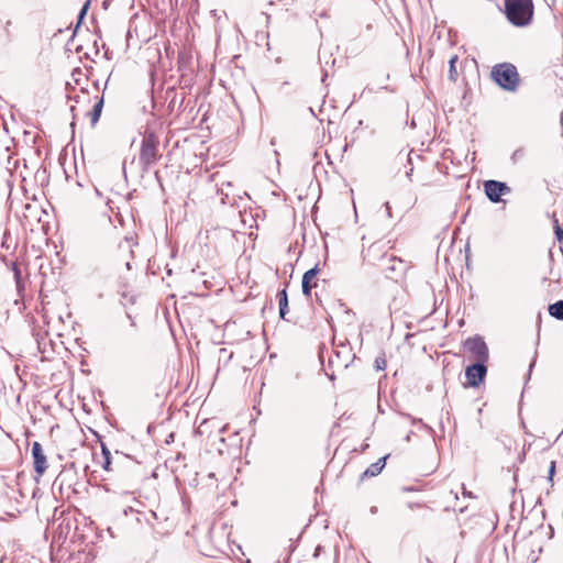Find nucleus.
Returning <instances> with one entry per match:
<instances>
[{
    "instance_id": "1",
    "label": "nucleus",
    "mask_w": 563,
    "mask_h": 563,
    "mask_svg": "<svg viewBox=\"0 0 563 563\" xmlns=\"http://www.w3.org/2000/svg\"><path fill=\"white\" fill-rule=\"evenodd\" d=\"M505 13L511 24L526 26L533 16L532 0H505Z\"/></svg>"
},
{
    "instance_id": "2",
    "label": "nucleus",
    "mask_w": 563,
    "mask_h": 563,
    "mask_svg": "<svg viewBox=\"0 0 563 563\" xmlns=\"http://www.w3.org/2000/svg\"><path fill=\"white\" fill-rule=\"evenodd\" d=\"M492 78L507 91H516L519 86V74L515 65L510 63L497 64L492 69Z\"/></svg>"
},
{
    "instance_id": "3",
    "label": "nucleus",
    "mask_w": 563,
    "mask_h": 563,
    "mask_svg": "<svg viewBox=\"0 0 563 563\" xmlns=\"http://www.w3.org/2000/svg\"><path fill=\"white\" fill-rule=\"evenodd\" d=\"M158 141L154 133H148L143 137L141 151H140V162L145 166L148 167L156 163V161L159 157L158 148H157Z\"/></svg>"
},
{
    "instance_id": "4",
    "label": "nucleus",
    "mask_w": 563,
    "mask_h": 563,
    "mask_svg": "<svg viewBox=\"0 0 563 563\" xmlns=\"http://www.w3.org/2000/svg\"><path fill=\"white\" fill-rule=\"evenodd\" d=\"M464 346L472 354L475 363H486L488 361V347L482 336L468 338L464 342Z\"/></svg>"
},
{
    "instance_id": "5",
    "label": "nucleus",
    "mask_w": 563,
    "mask_h": 563,
    "mask_svg": "<svg viewBox=\"0 0 563 563\" xmlns=\"http://www.w3.org/2000/svg\"><path fill=\"white\" fill-rule=\"evenodd\" d=\"M487 374L486 363H474L465 371L467 384L472 387H478Z\"/></svg>"
},
{
    "instance_id": "6",
    "label": "nucleus",
    "mask_w": 563,
    "mask_h": 563,
    "mask_svg": "<svg viewBox=\"0 0 563 563\" xmlns=\"http://www.w3.org/2000/svg\"><path fill=\"white\" fill-rule=\"evenodd\" d=\"M484 188L487 198L493 202L500 201L503 195L510 192V188L505 183L497 180H486Z\"/></svg>"
},
{
    "instance_id": "7",
    "label": "nucleus",
    "mask_w": 563,
    "mask_h": 563,
    "mask_svg": "<svg viewBox=\"0 0 563 563\" xmlns=\"http://www.w3.org/2000/svg\"><path fill=\"white\" fill-rule=\"evenodd\" d=\"M32 456L34 462V471L38 476H42L47 468V460L43 448L38 442L32 443Z\"/></svg>"
},
{
    "instance_id": "8",
    "label": "nucleus",
    "mask_w": 563,
    "mask_h": 563,
    "mask_svg": "<svg viewBox=\"0 0 563 563\" xmlns=\"http://www.w3.org/2000/svg\"><path fill=\"white\" fill-rule=\"evenodd\" d=\"M319 273L318 266H314L313 268L307 271L302 276V292L305 296L311 295L312 287H316V284L312 285V280L317 277Z\"/></svg>"
},
{
    "instance_id": "9",
    "label": "nucleus",
    "mask_w": 563,
    "mask_h": 563,
    "mask_svg": "<svg viewBox=\"0 0 563 563\" xmlns=\"http://www.w3.org/2000/svg\"><path fill=\"white\" fill-rule=\"evenodd\" d=\"M103 97L98 98L97 102L95 103L92 111L90 114V121L91 125L95 126L96 123L99 121L102 109H103Z\"/></svg>"
},
{
    "instance_id": "10",
    "label": "nucleus",
    "mask_w": 563,
    "mask_h": 563,
    "mask_svg": "<svg viewBox=\"0 0 563 563\" xmlns=\"http://www.w3.org/2000/svg\"><path fill=\"white\" fill-rule=\"evenodd\" d=\"M386 459H387V456H384V457L379 459L377 462L371 464L367 467V470L364 472V475L365 476L378 475L385 466Z\"/></svg>"
},
{
    "instance_id": "11",
    "label": "nucleus",
    "mask_w": 563,
    "mask_h": 563,
    "mask_svg": "<svg viewBox=\"0 0 563 563\" xmlns=\"http://www.w3.org/2000/svg\"><path fill=\"white\" fill-rule=\"evenodd\" d=\"M277 296L279 299V316L285 319V316L288 312V297L286 289L280 290Z\"/></svg>"
},
{
    "instance_id": "12",
    "label": "nucleus",
    "mask_w": 563,
    "mask_h": 563,
    "mask_svg": "<svg viewBox=\"0 0 563 563\" xmlns=\"http://www.w3.org/2000/svg\"><path fill=\"white\" fill-rule=\"evenodd\" d=\"M551 317L563 321V300H559L549 307Z\"/></svg>"
},
{
    "instance_id": "13",
    "label": "nucleus",
    "mask_w": 563,
    "mask_h": 563,
    "mask_svg": "<svg viewBox=\"0 0 563 563\" xmlns=\"http://www.w3.org/2000/svg\"><path fill=\"white\" fill-rule=\"evenodd\" d=\"M457 59H459L457 55H452L451 58L449 59V79L451 81H456L457 76H459L456 67H455Z\"/></svg>"
},
{
    "instance_id": "14",
    "label": "nucleus",
    "mask_w": 563,
    "mask_h": 563,
    "mask_svg": "<svg viewBox=\"0 0 563 563\" xmlns=\"http://www.w3.org/2000/svg\"><path fill=\"white\" fill-rule=\"evenodd\" d=\"M101 452H102V456H103V463H102V468L104 471H110L111 467V452L110 450L107 448V445L104 443H101Z\"/></svg>"
},
{
    "instance_id": "15",
    "label": "nucleus",
    "mask_w": 563,
    "mask_h": 563,
    "mask_svg": "<svg viewBox=\"0 0 563 563\" xmlns=\"http://www.w3.org/2000/svg\"><path fill=\"white\" fill-rule=\"evenodd\" d=\"M142 517L144 518V521L152 528V530L155 533H159V531L156 529L155 521H157V515L154 511H150L148 514H143Z\"/></svg>"
},
{
    "instance_id": "16",
    "label": "nucleus",
    "mask_w": 563,
    "mask_h": 563,
    "mask_svg": "<svg viewBox=\"0 0 563 563\" xmlns=\"http://www.w3.org/2000/svg\"><path fill=\"white\" fill-rule=\"evenodd\" d=\"M374 366L377 371H384L387 366V361L385 355L382 354L375 358Z\"/></svg>"
},
{
    "instance_id": "17",
    "label": "nucleus",
    "mask_w": 563,
    "mask_h": 563,
    "mask_svg": "<svg viewBox=\"0 0 563 563\" xmlns=\"http://www.w3.org/2000/svg\"><path fill=\"white\" fill-rule=\"evenodd\" d=\"M67 473L62 472L58 474V476L55 478L53 486H58L59 490L62 492L66 482Z\"/></svg>"
},
{
    "instance_id": "18",
    "label": "nucleus",
    "mask_w": 563,
    "mask_h": 563,
    "mask_svg": "<svg viewBox=\"0 0 563 563\" xmlns=\"http://www.w3.org/2000/svg\"><path fill=\"white\" fill-rule=\"evenodd\" d=\"M13 271H14V278H15V282H16V287L20 290L22 288L21 272H20V269L15 265L13 267Z\"/></svg>"
},
{
    "instance_id": "19",
    "label": "nucleus",
    "mask_w": 563,
    "mask_h": 563,
    "mask_svg": "<svg viewBox=\"0 0 563 563\" xmlns=\"http://www.w3.org/2000/svg\"><path fill=\"white\" fill-rule=\"evenodd\" d=\"M555 235L559 241L563 240V229L558 224L555 220Z\"/></svg>"
},
{
    "instance_id": "20",
    "label": "nucleus",
    "mask_w": 563,
    "mask_h": 563,
    "mask_svg": "<svg viewBox=\"0 0 563 563\" xmlns=\"http://www.w3.org/2000/svg\"><path fill=\"white\" fill-rule=\"evenodd\" d=\"M554 473H555V462L552 461L550 464V468H549V481L550 482L553 481Z\"/></svg>"
},
{
    "instance_id": "21",
    "label": "nucleus",
    "mask_w": 563,
    "mask_h": 563,
    "mask_svg": "<svg viewBox=\"0 0 563 563\" xmlns=\"http://www.w3.org/2000/svg\"><path fill=\"white\" fill-rule=\"evenodd\" d=\"M130 512H133V508L132 507H126L124 510H123V514L125 516H128Z\"/></svg>"
},
{
    "instance_id": "22",
    "label": "nucleus",
    "mask_w": 563,
    "mask_h": 563,
    "mask_svg": "<svg viewBox=\"0 0 563 563\" xmlns=\"http://www.w3.org/2000/svg\"><path fill=\"white\" fill-rule=\"evenodd\" d=\"M137 516H141V512H137ZM136 519L139 522H142L144 520V518H141V517H137Z\"/></svg>"
},
{
    "instance_id": "23",
    "label": "nucleus",
    "mask_w": 563,
    "mask_h": 563,
    "mask_svg": "<svg viewBox=\"0 0 563 563\" xmlns=\"http://www.w3.org/2000/svg\"><path fill=\"white\" fill-rule=\"evenodd\" d=\"M213 476H214V474H213V473H210V474H209V477H210V478H213Z\"/></svg>"
}]
</instances>
